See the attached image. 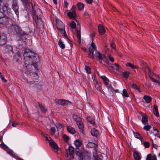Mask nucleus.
Here are the masks:
<instances>
[{
	"label": "nucleus",
	"mask_w": 160,
	"mask_h": 160,
	"mask_svg": "<svg viewBox=\"0 0 160 160\" xmlns=\"http://www.w3.org/2000/svg\"><path fill=\"white\" fill-rule=\"evenodd\" d=\"M41 135L44 138L46 141L47 142H48L49 144L50 145V140L49 139L50 137L49 135L47 134L43 133L42 132Z\"/></svg>",
	"instance_id": "nucleus-31"
},
{
	"label": "nucleus",
	"mask_w": 160,
	"mask_h": 160,
	"mask_svg": "<svg viewBox=\"0 0 160 160\" xmlns=\"http://www.w3.org/2000/svg\"><path fill=\"white\" fill-rule=\"evenodd\" d=\"M20 57V55L18 53L17 54L14 55L13 57V61L15 62L18 61L19 58Z\"/></svg>",
	"instance_id": "nucleus-42"
},
{
	"label": "nucleus",
	"mask_w": 160,
	"mask_h": 160,
	"mask_svg": "<svg viewBox=\"0 0 160 160\" xmlns=\"http://www.w3.org/2000/svg\"><path fill=\"white\" fill-rule=\"evenodd\" d=\"M153 113L156 117H158L159 116V113L158 111V107L156 104L153 105Z\"/></svg>",
	"instance_id": "nucleus-28"
},
{
	"label": "nucleus",
	"mask_w": 160,
	"mask_h": 160,
	"mask_svg": "<svg viewBox=\"0 0 160 160\" xmlns=\"http://www.w3.org/2000/svg\"><path fill=\"white\" fill-rule=\"evenodd\" d=\"M56 25L57 28L58 30L64 29L65 28V26L63 23L57 18L56 19Z\"/></svg>",
	"instance_id": "nucleus-15"
},
{
	"label": "nucleus",
	"mask_w": 160,
	"mask_h": 160,
	"mask_svg": "<svg viewBox=\"0 0 160 160\" xmlns=\"http://www.w3.org/2000/svg\"><path fill=\"white\" fill-rule=\"evenodd\" d=\"M152 160H157V157L156 155H154L152 158Z\"/></svg>",
	"instance_id": "nucleus-63"
},
{
	"label": "nucleus",
	"mask_w": 160,
	"mask_h": 160,
	"mask_svg": "<svg viewBox=\"0 0 160 160\" xmlns=\"http://www.w3.org/2000/svg\"><path fill=\"white\" fill-rule=\"evenodd\" d=\"M95 87L96 89L99 91H101V88L100 87L98 83H96L95 85Z\"/></svg>",
	"instance_id": "nucleus-50"
},
{
	"label": "nucleus",
	"mask_w": 160,
	"mask_h": 160,
	"mask_svg": "<svg viewBox=\"0 0 160 160\" xmlns=\"http://www.w3.org/2000/svg\"><path fill=\"white\" fill-rule=\"evenodd\" d=\"M92 0H86V3L89 4H91L92 2Z\"/></svg>",
	"instance_id": "nucleus-58"
},
{
	"label": "nucleus",
	"mask_w": 160,
	"mask_h": 160,
	"mask_svg": "<svg viewBox=\"0 0 160 160\" xmlns=\"http://www.w3.org/2000/svg\"><path fill=\"white\" fill-rule=\"evenodd\" d=\"M18 125V123L15 122H12V126L13 127H15Z\"/></svg>",
	"instance_id": "nucleus-61"
},
{
	"label": "nucleus",
	"mask_w": 160,
	"mask_h": 160,
	"mask_svg": "<svg viewBox=\"0 0 160 160\" xmlns=\"http://www.w3.org/2000/svg\"><path fill=\"white\" fill-rule=\"evenodd\" d=\"M77 124L80 129L81 132L83 133V132L84 130V127L83 123L82 121L80 122L77 123Z\"/></svg>",
	"instance_id": "nucleus-26"
},
{
	"label": "nucleus",
	"mask_w": 160,
	"mask_h": 160,
	"mask_svg": "<svg viewBox=\"0 0 160 160\" xmlns=\"http://www.w3.org/2000/svg\"><path fill=\"white\" fill-rule=\"evenodd\" d=\"M143 99L145 100V102L148 103L151 102L152 98L150 96L144 95L143 97Z\"/></svg>",
	"instance_id": "nucleus-32"
},
{
	"label": "nucleus",
	"mask_w": 160,
	"mask_h": 160,
	"mask_svg": "<svg viewBox=\"0 0 160 160\" xmlns=\"http://www.w3.org/2000/svg\"><path fill=\"white\" fill-rule=\"evenodd\" d=\"M146 160H151V155L150 153L147 155Z\"/></svg>",
	"instance_id": "nucleus-55"
},
{
	"label": "nucleus",
	"mask_w": 160,
	"mask_h": 160,
	"mask_svg": "<svg viewBox=\"0 0 160 160\" xmlns=\"http://www.w3.org/2000/svg\"><path fill=\"white\" fill-rule=\"evenodd\" d=\"M110 46L113 49H115L116 48V45L113 42H111L110 44Z\"/></svg>",
	"instance_id": "nucleus-56"
},
{
	"label": "nucleus",
	"mask_w": 160,
	"mask_h": 160,
	"mask_svg": "<svg viewBox=\"0 0 160 160\" xmlns=\"http://www.w3.org/2000/svg\"><path fill=\"white\" fill-rule=\"evenodd\" d=\"M86 147L87 148H93L92 152H93L95 150H98L97 148L98 145L93 142H88L86 145Z\"/></svg>",
	"instance_id": "nucleus-17"
},
{
	"label": "nucleus",
	"mask_w": 160,
	"mask_h": 160,
	"mask_svg": "<svg viewBox=\"0 0 160 160\" xmlns=\"http://www.w3.org/2000/svg\"><path fill=\"white\" fill-rule=\"evenodd\" d=\"M131 87L134 89L137 90L138 92H141V90L140 88V87L138 86L136 84H132L131 85Z\"/></svg>",
	"instance_id": "nucleus-36"
},
{
	"label": "nucleus",
	"mask_w": 160,
	"mask_h": 160,
	"mask_svg": "<svg viewBox=\"0 0 160 160\" xmlns=\"http://www.w3.org/2000/svg\"><path fill=\"white\" fill-rule=\"evenodd\" d=\"M62 138L64 141L65 142H67L70 139L69 137L66 134H64L63 135Z\"/></svg>",
	"instance_id": "nucleus-43"
},
{
	"label": "nucleus",
	"mask_w": 160,
	"mask_h": 160,
	"mask_svg": "<svg viewBox=\"0 0 160 160\" xmlns=\"http://www.w3.org/2000/svg\"><path fill=\"white\" fill-rule=\"evenodd\" d=\"M88 122L92 124L93 126L96 127V125L95 122L94 121L93 118H90L88 120Z\"/></svg>",
	"instance_id": "nucleus-45"
},
{
	"label": "nucleus",
	"mask_w": 160,
	"mask_h": 160,
	"mask_svg": "<svg viewBox=\"0 0 160 160\" xmlns=\"http://www.w3.org/2000/svg\"><path fill=\"white\" fill-rule=\"evenodd\" d=\"M95 55L98 60H103L104 62L107 64L108 63V61L104 55L102 54L98 51H96Z\"/></svg>",
	"instance_id": "nucleus-7"
},
{
	"label": "nucleus",
	"mask_w": 160,
	"mask_h": 160,
	"mask_svg": "<svg viewBox=\"0 0 160 160\" xmlns=\"http://www.w3.org/2000/svg\"><path fill=\"white\" fill-rule=\"evenodd\" d=\"M150 78L152 80V81L154 82H156L157 83H159V82L158 80H156L154 78L152 77H150Z\"/></svg>",
	"instance_id": "nucleus-54"
},
{
	"label": "nucleus",
	"mask_w": 160,
	"mask_h": 160,
	"mask_svg": "<svg viewBox=\"0 0 160 160\" xmlns=\"http://www.w3.org/2000/svg\"><path fill=\"white\" fill-rule=\"evenodd\" d=\"M23 56L25 61L24 69L25 70L27 71H25V73L28 75L29 74L30 76H31L28 77V78L24 77L23 79L28 84H33L34 82L38 81V76L36 73L32 72L29 68L32 65L35 67V63L37 62V57L38 56L28 49H26L24 50Z\"/></svg>",
	"instance_id": "nucleus-1"
},
{
	"label": "nucleus",
	"mask_w": 160,
	"mask_h": 160,
	"mask_svg": "<svg viewBox=\"0 0 160 160\" xmlns=\"http://www.w3.org/2000/svg\"><path fill=\"white\" fill-rule=\"evenodd\" d=\"M68 3L66 0L64 1V7L65 8H67L68 6Z\"/></svg>",
	"instance_id": "nucleus-52"
},
{
	"label": "nucleus",
	"mask_w": 160,
	"mask_h": 160,
	"mask_svg": "<svg viewBox=\"0 0 160 160\" xmlns=\"http://www.w3.org/2000/svg\"><path fill=\"white\" fill-rule=\"evenodd\" d=\"M5 51L6 53L10 56L12 54L13 52L12 47L9 45H6L5 47Z\"/></svg>",
	"instance_id": "nucleus-18"
},
{
	"label": "nucleus",
	"mask_w": 160,
	"mask_h": 160,
	"mask_svg": "<svg viewBox=\"0 0 160 160\" xmlns=\"http://www.w3.org/2000/svg\"><path fill=\"white\" fill-rule=\"evenodd\" d=\"M12 8L15 14L18 17V16L19 14L18 7L17 1L16 0H13L12 4Z\"/></svg>",
	"instance_id": "nucleus-12"
},
{
	"label": "nucleus",
	"mask_w": 160,
	"mask_h": 160,
	"mask_svg": "<svg viewBox=\"0 0 160 160\" xmlns=\"http://www.w3.org/2000/svg\"><path fill=\"white\" fill-rule=\"evenodd\" d=\"M133 156L135 160H140L141 159L140 153L137 151H134Z\"/></svg>",
	"instance_id": "nucleus-21"
},
{
	"label": "nucleus",
	"mask_w": 160,
	"mask_h": 160,
	"mask_svg": "<svg viewBox=\"0 0 160 160\" xmlns=\"http://www.w3.org/2000/svg\"><path fill=\"white\" fill-rule=\"evenodd\" d=\"M58 44L62 49H64L65 47V45L63 43L61 39L59 40L58 42Z\"/></svg>",
	"instance_id": "nucleus-41"
},
{
	"label": "nucleus",
	"mask_w": 160,
	"mask_h": 160,
	"mask_svg": "<svg viewBox=\"0 0 160 160\" xmlns=\"http://www.w3.org/2000/svg\"><path fill=\"white\" fill-rule=\"evenodd\" d=\"M10 28L14 33L18 35L20 39L24 40L27 38L28 34L22 30L17 25L12 24L10 27Z\"/></svg>",
	"instance_id": "nucleus-2"
},
{
	"label": "nucleus",
	"mask_w": 160,
	"mask_h": 160,
	"mask_svg": "<svg viewBox=\"0 0 160 160\" xmlns=\"http://www.w3.org/2000/svg\"><path fill=\"white\" fill-rule=\"evenodd\" d=\"M91 133L92 136L95 137H97L99 134V132L95 128H93L92 129L91 131Z\"/></svg>",
	"instance_id": "nucleus-27"
},
{
	"label": "nucleus",
	"mask_w": 160,
	"mask_h": 160,
	"mask_svg": "<svg viewBox=\"0 0 160 160\" xmlns=\"http://www.w3.org/2000/svg\"><path fill=\"white\" fill-rule=\"evenodd\" d=\"M76 7L73 5L71 10V11L68 12L67 13V15L70 19H75L77 16V14L76 12Z\"/></svg>",
	"instance_id": "nucleus-10"
},
{
	"label": "nucleus",
	"mask_w": 160,
	"mask_h": 160,
	"mask_svg": "<svg viewBox=\"0 0 160 160\" xmlns=\"http://www.w3.org/2000/svg\"><path fill=\"white\" fill-rule=\"evenodd\" d=\"M151 128V126L150 125H147L143 127V129L146 131H149Z\"/></svg>",
	"instance_id": "nucleus-47"
},
{
	"label": "nucleus",
	"mask_w": 160,
	"mask_h": 160,
	"mask_svg": "<svg viewBox=\"0 0 160 160\" xmlns=\"http://www.w3.org/2000/svg\"><path fill=\"white\" fill-rule=\"evenodd\" d=\"M77 6L79 10H82L83 9L84 5L81 2H78L77 4Z\"/></svg>",
	"instance_id": "nucleus-37"
},
{
	"label": "nucleus",
	"mask_w": 160,
	"mask_h": 160,
	"mask_svg": "<svg viewBox=\"0 0 160 160\" xmlns=\"http://www.w3.org/2000/svg\"><path fill=\"white\" fill-rule=\"evenodd\" d=\"M0 9L1 10V11H2L5 16L7 17L9 16L11 14V9L8 7L7 5H4L1 2L0 0Z\"/></svg>",
	"instance_id": "nucleus-5"
},
{
	"label": "nucleus",
	"mask_w": 160,
	"mask_h": 160,
	"mask_svg": "<svg viewBox=\"0 0 160 160\" xmlns=\"http://www.w3.org/2000/svg\"><path fill=\"white\" fill-rule=\"evenodd\" d=\"M56 127L58 128L59 129L62 128V124H61L59 123H57L56 125Z\"/></svg>",
	"instance_id": "nucleus-53"
},
{
	"label": "nucleus",
	"mask_w": 160,
	"mask_h": 160,
	"mask_svg": "<svg viewBox=\"0 0 160 160\" xmlns=\"http://www.w3.org/2000/svg\"><path fill=\"white\" fill-rule=\"evenodd\" d=\"M68 132L70 133L73 134L76 133L75 129L71 126H68L67 127Z\"/></svg>",
	"instance_id": "nucleus-25"
},
{
	"label": "nucleus",
	"mask_w": 160,
	"mask_h": 160,
	"mask_svg": "<svg viewBox=\"0 0 160 160\" xmlns=\"http://www.w3.org/2000/svg\"><path fill=\"white\" fill-rule=\"evenodd\" d=\"M98 150H95L92 152L93 160H102L103 156L101 154H97Z\"/></svg>",
	"instance_id": "nucleus-14"
},
{
	"label": "nucleus",
	"mask_w": 160,
	"mask_h": 160,
	"mask_svg": "<svg viewBox=\"0 0 160 160\" xmlns=\"http://www.w3.org/2000/svg\"><path fill=\"white\" fill-rule=\"evenodd\" d=\"M51 147H52L53 151L58 153V151L60 150L58 145L52 139H51Z\"/></svg>",
	"instance_id": "nucleus-13"
},
{
	"label": "nucleus",
	"mask_w": 160,
	"mask_h": 160,
	"mask_svg": "<svg viewBox=\"0 0 160 160\" xmlns=\"http://www.w3.org/2000/svg\"><path fill=\"white\" fill-rule=\"evenodd\" d=\"M6 36L4 33H2L0 35V45H2L6 43Z\"/></svg>",
	"instance_id": "nucleus-19"
},
{
	"label": "nucleus",
	"mask_w": 160,
	"mask_h": 160,
	"mask_svg": "<svg viewBox=\"0 0 160 160\" xmlns=\"http://www.w3.org/2000/svg\"><path fill=\"white\" fill-rule=\"evenodd\" d=\"M89 53L88 54V55L89 58H93L94 51H97V47L95 45V43L92 41L91 44L88 48Z\"/></svg>",
	"instance_id": "nucleus-6"
},
{
	"label": "nucleus",
	"mask_w": 160,
	"mask_h": 160,
	"mask_svg": "<svg viewBox=\"0 0 160 160\" xmlns=\"http://www.w3.org/2000/svg\"><path fill=\"white\" fill-rule=\"evenodd\" d=\"M132 131L135 138L140 140L141 141H142L143 138L140 134L137 132H135L133 130H132Z\"/></svg>",
	"instance_id": "nucleus-30"
},
{
	"label": "nucleus",
	"mask_w": 160,
	"mask_h": 160,
	"mask_svg": "<svg viewBox=\"0 0 160 160\" xmlns=\"http://www.w3.org/2000/svg\"><path fill=\"white\" fill-rule=\"evenodd\" d=\"M143 144L145 148H148L150 147V143L148 142H144Z\"/></svg>",
	"instance_id": "nucleus-49"
},
{
	"label": "nucleus",
	"mask_w": 160,
	"mask_h": 160,
	"mask_svg": "<svg viewBox=\"0 0 160 160\" xmlns=\"http://www.w3.org/2000/svg\"><path fill=\"white\" fill-rule=\"evenodd\" d=\"M142 70L144 71L146 74L149 75L150 74V70L149 67H147V64H144L143 66H142Z\"/></svg>",
	"instance_id": "nucleus-20"
},
{
	"label": "nucleus",
	"mask_w": 160,
	"mask_h": 160,
	"mask_svg": "<svg viewBox=\"0 0 160 160\" xmlns=\"http://www.w3.org/2000/svg\"><path fill=\"white\" fill-rule=\"evenodd\" d=\"M66 153L65 155L66 157H68L69 155L71 158L74 157V148L72 146H69L67 149H66Z\"/></svg>",
	"instance_id": "nucleus-11"
},
{
	"label": "nucleus",
	"mask_w": 160,
	"mask_h": 160,
	"mask_svg": "<svg viewBox=\"0 0 160 160\" xmlns=\"http://www.w3.org/2000/svg\"><path fill=\"white\" fill-rule=\"evenodd\" d=\"M70 26L72 28L75 29L76 28V31L77 32V42L79 43H80L81 42V26L79 24H77V26L75 22L74 21H72L70 23Z\"/></svg>",
	"instance_id": "nucleus-4"
},
{
	"label": "nucleus",
	"mask_w": 160,
	"mask_h": 160,
	"mask_svg": "<svg viewBox=\"0 0 160 160\" xmlns=\"http://www.w3.org/2000/svg\"><path fill=\"white\" fill-rule=\"evenodd\" d=\"M85 70L86 72L88 74H90L91 73L90 68V67L88 66H85Z\"/></svg>",
	"instance_id": "nucleus-48"
},
{
	"label": "nucleus",
	"mask_w": 160,
	"mask_h": 160,
	"mask_svg": "<svg viewBox=\"0 0 160 160\" xmlns=\"http://www.w3.org/2000/svg\"><path fill=\"white\" fill-rule=\"evenodd\" d=\"M92 154L87 150L85 151L83 154L80 156L82 160H91Z\"/></svg>",
	"instance_id": "nucleus-9"
},
{
	"label": "nucleus",
	"mask_w": 160,
	"mask_h": 160,
	"mask_svg": "<svg viewBox=\"0 0 160 160\" xmlns=\"http://www.w3.org/2000/svg\"><path fill=\"white\" fill-rule=\"evenodd\" d=\"M56 132V129L55 128L52 127L51 128V136H54Z\"/></svg>",
	"instance_id": "nucleus-46"
},
{
	"label": "nucleus",
	"mask_w": 160,
	"mask_h": 160,
	"mask_svg": "<svg viewBox=\"0 0 160 160\" xmlns=\"http://www.w3.org/2000/svg\"><path fill=\"white\" fill-rule=\"evenodd\" d=\"M98 30L99 33L100 35H103L105 32V29L102 25L99 24L98 25Z\"/></svg>",
	"instance_id": "nucleus-22"
},
{
	"label": "nucleus",
	"mask_w": 160,
	"mask_h": 160,
	"mask_svg": "<svg viewBox=\"0 0 160 160\" xmlns=\"http://www.w3.org/2000/svg\"><path fill=\"white\" fill-rule=\"evenodd\" d=\"M122 94L124 98L125 97H129V94L127 93V90L125 89H123L122 92Z\"/></svg>",
	"instance_id": "nucleus-39"
},
{
	"label": "nucleus",
	"mask_w": 160,
	"mask_h": 160,
	"mask_svg": "<svg viewBox=\"0 0 160 160\" xmlns=\"http://www.w3.org/2000/svg\"><path fill=\"white\" fill-rule=\"evenodd\" d=\"M101 78L103 80L105 85L107 86L108 89H109V87L108 84L109 80L105 76H101Z\"/></svg>",
	"instance_id": "nucleus-23"
},
{
	"label": "nucleus",
	"mask_w": 160,
	"mask_h": 160,
	"mask_svg": "<svg viewBox=\"0 0 160 160\" xmlns=\"http://www.w3.org/2000/svg\"><path fill=\"white\" fill-rule=\"evenodd\" d=\"M0 146L3 149L6 150L7 151L8 153L10 155L12 156L13 157L16 158V159H17V160H24L20 158H19L17 156H15L16 157H15L14 154H13V151L11 150H8L7 146L4 144V143H1L0 144Z\"/></svg>",
	"instance_id": "nucleus-8"
},
{
	"label": "nucleus",
	"mask_w": 160,
	"mask_h": 160,
	"mask_svg": "<svg viewBox=\"0 0 160 160\" xmlns=\"http://www.w3.org/2000/svg\"><path fill=\"white\" fill-rule=\"evenodd\" d=\"M4 16H5V14L3 13V12L1 11V10L0 9V18L3 17Z\"/></svg>",
	"instance_id": "nucleus-57"
},
{
	"label": "nucleus",
	"mask_w": 160,
	"mask_h": 160,
	"mask_svg": "<svg viewBox=\"0 0 160 160\" xmlns=\"http://www.w3.org/2000/svg\"><path fill=\"white\" fill-rule=\"evenodd\" d=\"M130 75V73L129 72L126 71H125L122 72V75L123 77L126 78H128Z\"/></svg>",
	"instance_id": "nucleus-40"
},
{
	"label": "nucleus",
	"mask_w": 160,
	"mask_h": 160,
	"mask_svg": "<svg viewBox=\"0 0 160 160\" xmlns=\"http://www.w3.org/2000/svg\"><path fill=\"white\" fill-rule=\"evenodd\" d=\"M39 107L42 112H44L46 111V109L42 105L39 104Z\"/></svg>",
	"instance_id": "nucleus-44"
},
{
	"label": "nucleus",
	"mask_w": 160,
	"mask_h": 160,
	"mask_svg": "<svg viewBox=\"0 0 160 160\" xmlns=\"http://www.w3.org/2000/svg\"><path fill=\"white\" fill-rule=\"evenodd\" d=\"M60 31V32L62 34V36H63L66 37V38L68 39V36L67 35L66 33L65 30V28L64 29H62L59 30Z\"/></svg>",
	"instance_id": "nucleus-38"
},
{
	"label": "nucleus",
	"mask_w": 160,
	"mask_h": 160,
	"mask_svg": "<svg viewBox=\"0 0 160 160\" xmlns=\"http://www.w3.org/2000/svg\"><path fill=\"white\" fill-rule=\"evenodd\" d=\"M0 78L4 82H7V80L5 79L4 77L2 75H0Z\"/></svg>",
	"instance_id": "nucleus-60"
},
{
	"label": "nucleus",
	"mask_w": 160,
	"mask_h": 160,
	"mask_svg": "<svg viewBox=\"0 0 160 160\" xmlns=\"http://www.w3.org/2000/svg\"><path fill=\"white\" fill-rule=\"evenodd\" d=\"M33 19L36 23L37 25L38 23L42 21V13L40 9L38 8V6L35 5L32 6Z\"/></svg>",
	"instance_id": "nucleus-3"
},
{
	"label": "nucleus",
	"mask_w": 160,
	"mask_h": 160,
	"mask_svg": "<svg viewBox=\"0 0 160 160\" xmlns=\"http://www.w3.org/2000/svg\"><path fill=\"white\" fill-rule=\"evenodd\" d=\"M141 121L142 123L144 125L148 124V119L145 115L142 116Z\"/></svg>",
	"instance_id": "nucleus-33"
},
{
	"label": "nucleus",
	"mask_w": 160,
	"mask_h": 160,
	"mask_svg": "<svg viewBox=\"0 0 160 160\" xmlns=\"http://www.w3.org/2000/svg\"><path fill=\"white\" fill-rule=\"evenodd\" d=\"M95 33L94 32H93V33H92L91 34V36L92 38V41H93V38L95 37Z\"/></svg>",
	"instance_id": "nucleus-62"
},
{
	"label": "nucleus",
	"mask_w": 160,
	"mask_h": 160,
	"mask_svg": "<svg viewBox=\"0 0 160 160\" xmlns=\"http://www.w3.org/2000/svg\"><path fill=\"white\" fill-rule=\"evenodd\" d=\"M72 117L73 119L77 123L81 121L80 117L77 115H73Z\"/></svg>",
	"instance_id": "nucleus-35"
},
{
	"label": "nucleus",
	"mask_w": 160,
	"mask_h": 160,
	"mask_svg": "<svg viewBox=\"0 0 160 160\" xmlns=\"http://www.w3.org/2000/svg\"><path fill=\"white\" fill-rule=\"evenodd\" d=\"M126 66L131 67L132 69H138L139 67L137 65H134L130 62H127L126 64Z\"/></svg>",
	"instance_id": "nucleus-34"
},
{
	"label": "nucleus",
	"mask_w": 160,
	"mask_h": 160,
	"mask_svg": "<svg viewBox=\"0 0 160 160\" xmlns=\"http://www.w3.org/2000/svg\"><path fill=\"white\" fill-rule=\"evenodd\" d=\"M81 49L82 50H83L84 52H86L87 50V48L85 47H82L81 48Z\"/></svg>",
	"instance_id": "nucleus-64"
},
{
	"label": "nucleus",
	"mask_w": 160,
	"mask_h": 160,
	"mask_svg": "<svg viewBox=\"0 0 160 160\" xmlns=\"http://www.w3.org/2000/svg\"><path fill=\"white\" fill-rule=\"evenodd\" d=\"M76 154L77 155H81V152L79 151V149L78 148H76Z\"/></svg>",
	"instance_id": "nucleus-51"
},
{
	"label": "nucleus",
	"mask_w": 160,
	"mask_h": 160,
	"mask_svg": "<svg viewBox=\"0 0 160 160\" xmlns=\"http://www.w3.org/2000/svg\"><path fill=\"white\" fill-rule=\"evenodd\" d=\"M7 16H3L0 18V24H6L8 22V19Z\"/></svg>",
	"instance_id": "nucleus-24"
},
{
	"label": "nucleus",
	"mask_w": 160,
	"mask_h": 160,
	"mask_svg": "<svg viewBox=\"0 0 160 160\" xmlns=\"http://www.w3.org/2000/svg\"><path fill=\"white\" fill-rule=\"evenodd\" d=\"M109 59L111 62H113L114 61V58H113L111 57L110 55H109L108 56Z\"/></svg>",
	"instance_id": "nucleus-59"
},
{
	"label": "nucleus",
	"mask_w": 160,
	"mask_h": 160,
	"mask_svg": "<svg viewBox=\"0 0 160 160\" xmlns=\"http://www.w3.org/2000/svg\"><path fill=\"white\" fill-rule=\"evenodd\" d=\"M74 144L76 148H78L80 147L82 144V141L81 140L77 139L74 142Z\"/></svg>",
	"instance_id": "nucleus-29"
},
{
	"label": "nucleus",
	"mask_w": 160,
	"mask_h": 160,
	"mask_svg": "<svg viewBox=\"0 0 160 160\" xmlns=\"http://www.w3.org/2000/svg\"><path fill=\"white\" fill-rule=\"evenodd\" d=\"M58 103L62 106H68L72 104V102L68 100L62 99H58Z\"/></svg>",
	"instance_id": "nucleus-16"
}]
</instances>
